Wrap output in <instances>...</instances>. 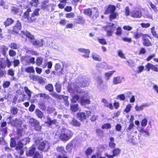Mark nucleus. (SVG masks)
<instances>
[{"label": "nucleus", "mask_w": 158, "mask_h": 158, "mask_svg": "<svg viewBox=\"0 0 158 158\" xmlns=\"http://www.w3.org/2000/svg\"><path fill=\"white\" fill-rule=\"evenodd\" d=\"M131 106L130 104H128L127 106L124 111L127 113H128L131 110Z\"/></svg>", "instance_id": "nucleus-62"}, {"label": "nucleus", "mask_w": 158, "mask_h": 158, "mask_svg": "<svg viewBox=\"0 0 158 158\" xmlns=\"http://www.w3.org/2000/svg\"><path fill=\"white\" fill-rule=\"evenodd\" d=\"M36 148L32 146L30 148L28 152L27 153V155L33 156L35 153Z\"/></svg>", "instance_id": "nucleus-28"}, {"label": "nucleus", "mask_w": 158, "mask_h": 158, "mask_svg": "<svg viewBox=\"0 0 158 158\" xmlns=\"http://www.w3.org/2000/svg\"><path fill=\"white\" fill-rule=\"evenodd\" d=\"M66 149L69 152L71 151L73 148V144L72 143H69L66 146Z\"/></svg>", "instance_id": "nucleus-42"}, {"label": "nucleus", "mask_w": 158, "mask_h": 158, "mask_svg": "<svg viewBox=\"0 0 158 158\" xmlns=\"http://www.w3.org/2000/svg\"><path fill=\"white\" fill-rule=\"evenodd\" d=\"M150 105V104L149 103H143L140 106H139V111L142 110L145 107H148Z\"/></svg>", "instance_id": "nucleus-36"}, {"label": "nucleus", "mask_w": 158, "mask_h": 158, "mask_svg": "<svg viewBox=\"0 0 158 158\" xmlns=\"http://www.w3.org/2000/svg\"><path fill=\"white\" fill-rule=\"evenodd\" d=\"M115 72V70L111 71L108 73H105V75L106 80H109L110 77L112 76L113 73Z\"/></svg>", "instance_id": "nucleus-29"}, {"label": "nucleus", "mask_w": 158, "mask_h": 158, "mask_svg": "<svg viewBox=\"0 0 158 158\" xmlns=\"http://www.w3.org/2000/svg\"><path fill=\"white\" fill-rule=\"evenodd\" d=\"M114 24L113 23H110L109 25L110 27L112 28L111 29L107 31V35L109 36H110L112 35V33L114 30V28L116 27H114Z\"/></svg>", "instance_id": "nucleus-19"}, {"label": "nucleus", "mask_w": 158, "mask_h": 158, "mask_svg": "<svg viewBox=\"0 0 158 158\" xmlns=\"http://www.w3.org/2000/svg\"><path fill=\"white\" fill-rule=\"evenodd\" d=\"M56 122L57 121L56 120L54 119L52 120L50 118L48 117L47 118V121L46 122V123H48L49 124V126H50L53 124H56Z\"/></svg>", "instance_id": "nucleus-33"}, {"label": "nucleus", "mask_w": 158, "mask_h": 158, "mask_svg": "<svg viewBox=\"0 0 158 158\" xmlns=\"http://www.w3.org/2000/svg\"><path fill=\"white\" fill-rule=\"evenodd\" d=\"M91 114L90 111H85V112H82L77 114V117L78 119L81 121H83L88 118Z\"/></svg>", "instance_id": "nucleus-7"}, {"label": "nucleus", "mask_w": 158, "mask_h": 158, "mask_svg": "<svg viewBox=\"0 0 158 158\" xmlns=\"http://www.w3.org/2000/svg\"><path fill=\"white\" fill-rule=\"evenodd\" d=\"M57 151L61 154L65 155L66 154V152L63 147H59L57 148Z\"/></svg>", "instance_id": "nucleus-26"}, {"label": "nucleus", "mask_w": 158, "mask_h": 158, "mask_svg": "<svg viewBox=\"0 0 158 158\" xmlns=\"http://www.w3.org/2000/svg\"><path fill=\"white\" fill-rule=\"evenodd\" d=\"M123 80H124V77H121L120 76H117L114 77L113 78V83L114 85L121 84Z\"/></svg>", "instance_id": "nucleus-11"}, {"label": "nucleus", "mask_w": 158, "mask_h": 158, "mask_svg": "<svg viewBox=\"0 0 158 158\" xmlns=\"http://www.w3.org/2000/svg\"><path fill=\"white\" fill-rule=\"evenodd\" d=\"M41 140L40 138L34 139L35 143L38 146V149L44 152H47L50 147L49 143L46 140L41 142Z\"/></svg>", "instance_id": "nucleus-3"}, {"label": "nucleus", "mask_w": 158, "mask_h": 158, "mask_svg": "<svg viewBox=\"0 0 158 158\" xmlns=\"http://www.w3.org/2000/svg\"><path fill=\"white\" fill-rule=\"evenodd\" d=\"M22 27L21 24L19 21H17V23L13 27V31L15 33H18L19 31L20 30Z\"/></svg>", "instance_id": "nucleus-13"}, {"label": "nucleus", "mask_w": 158, "mask_h": 158, "mask_svg": "<svg viewBox=\"0 0 158 158\" xmlns=\"http://www.w3.org/2000/svg\"><path fill=\"white\" fill-rule=\"evenodd\" d=\"M116 9L115 7L113 5H110L105 11L106 14H108L114 12Z\"/></svg>", "instance_id": "nucleus-14"}, {"label": "nucleus", "mask_w": 158, "mask_h": 158, "mask_svg": "<svg viewBox=\"0 0 158 158\" xmlns=\"http://www.w3.org/2000/svg\"><path fill=\"white\" fill-rule=\"evenodd\" d=\"M40 10V9H35L34 11L31 14V17H32V19H32L33 21H35V17H37L39 15V12Z\"/></svg>", "instance_id": "nucleus-15"}, {"label": "nucleus", "mask_w": 158, "mask_h": 158, "mask_svg": "<svg viewBox=\"0 0 158 158\" xmlns=\"http://www.w3.org/2000/svg\"><path fill=\"white\" fill-rule=\"evenodd\" d=\"M152 64L148 63L145 65V69L147 71H149L151 69H152Z\"/></svg>", "instance_id": "nucleus-45"}, {"label": "nucleus", "mask_w": 158, "mask_h": 158, "mask_svg": "<svg viewBox=\"0 0 158 158\" xmlns=\"http://www.w3.org/2000/svg\"><path fill=\"white\" fill-rule=\"evenodd\" d=\"M98 40L100 44L102 45H104L106 44V42L104 39L98 38Z\"/></svg>", "instance_id": "nucleus-60"}, {"label": "nucleus", "mask_w": 158, "mask_h": 158, "mask_svg": "<svg viewBox=\"0 0 158 158\" xmlns=\"http://www.w3.org/2000/svg\"><path fill=\"white\" fill-rule=\"evenodd\" d=\"M57 135L62 140L67 141L72 137L73 133L69 129L63 128L60 134L59 133V131L56 132L55 135Z\"/></svg>", "instance_id": "nucleus-2"}, {"label": "nucleus", "mask_w": 158, "mask_h": 158, "mask_svg": "<svg viewBox=\"0 0 158 158\" xmlns=\"http://www.w3.org/2000/svg\"><path fill=\"white\" fill-rule=\"evenodd\" d=\"M22 32L29 39L30 41L33 45L38 47H41L43 44V40L41 39L39 40H36L34 39V36L31 33L27 31H22Z\"/></svg>", "instance_id": "nucleus-4"}, {"label": "nucleus", "mask_w": 158, "mask_h": 158, "mask_svg": "<svg viewBox=\"0 0 158 158\" xmlns=\"http://www.w3.org/2000/svg\"><path fill=\"white\" fill-rule=\"evenodd\" d=\"M125 97L124 94H121L117 96L116 99L120 100H124L125 99Z\"/></svg>", "instance_id": "nucleus-54"}, {"label": "nucleus", "mask_w": 158, "mask_h": 158, "mask_svg": "<svg viewBox=\"0 0 158 158\" xmlns=\"http://www.w3.org/2000/svg\"><path fill=\"white\" fill-rule=\"evenodd\" d=\"M111 127V125L110 123H106L104 124L102 126V128L103 129H109Z\"/></svg>", "instance_id": "nucleus-49"}, {"label": "nucleus", "mask_w": 158, "mask_h": 158, "mask_svg": "<svg viewBox=\"0 0 158 158\" xmlns=\"http://www.w3.org/2000/svg\"><path fill=\"white\" fill-rule=\"evenodd\" d=\"M24 90L26 93V94L27 95L28 97V99L30 100V98L31 96V94L32 92L28 88L27 86H25L24 87Z\"/></svg>", "instance_id": "nucleus-25"}, {"label": "nucleus", "mask_w": 158, "mask_h": 158, "mask_svg": "<svg viewBox=\"0 0 158 158\" xmlns=\"http://www.w3.org/2000/svg\"><path fill=\"white\" fill-rule=\"evenodd\" d=\"M29 122L31 126L34 127L36 131H40L41 127L40 126V122L38 120L33 118H31L29 119Z\"/></svg>", "instance_id": "nucleus-6"}, {"label": "nucleus", "mask_w": 158, "mask_h": 158, "mask_svg": "<svg viewBox=\"0 0 158 158\" xmlns=\"http://www.w3.org/2000/svg\"><path fill=\"white\" fill-rule=\"evenodd\" d=\"M10 84V81H4L3 84V87L4 88H7L9 86Z\"/></svg>", "instance_id": "nucleus-50"}, {"label": "nucleus", "mask_w": 158, "mask_h": 158, "mask_svg": "<svg viewBox=\"0 0 158 158\" xmlns=\"http://www.w3.org/2000/svg\"><path fill=\"white\" fill-rule=\"evenodd\" d=\"M38 0H32L30 2L32 6H36L38 4Z\"/></svg>", "instance_id": "nucleus-56"}, {"label": "nucleus", "mask_w": 158, "mask_h": 158, "mask_svg": "<svg viewBox=\"0 0 158 158\" xmlns=\"http://www.w3.org/2000/svg\"><path fill=\"white\" fill-rule=\"evenodd\" d=\"M118 15L117 13L116 12H113L111 13L110 16V21L115 19L116 16Z\"/></svg>", "instance_id": "nucleus-38"}, {"label": "nucleus", "mask_w": 158, "mask_h": 158, "mask_svg": "<svg viewBox=\"0 0 158 158\" xmlns=\"http://www.w3.org/2000/svg\"><path fill=\"white\" fill-rule=\"evenodd\" d=\"M158 65L157 64L154 65L152 64L151 69L154 71L158 72Z\"/></svg>", "instance_id": "nucleus-64"}, {"label": "nucleus", "mask_w": 158, "mask_h": 158, "mask_svg": "<svg viewBox=\"0 0 158 158\" xmlns=\"http://www.w3.org/2000/svg\"><path fill=\"white\" fill-rule=\"evenodd\" d=\"M30 57L29 56H25L23 58L22 62L24 63V64H27L29 63Z\"/></svg>", "instance_id": "nucleus-34"}, {"label": "nucleus", "mask_w": 158, "mask_h": 158, "mask_svg": "<svg viewBox=\"0 0 158 158\" xmlns=\"http://www.w3.org/2000/svg\"><path fill=\"white\" fill-rule=\"evenodd\" d=\"M43 59L41 57L37 58L36 60V64L38 66L40 65L43 62Z\"/></svg>", "instance_id": "nucleus-47"}, {"label": "nucleus", "mask_w": 158, "mask_h": 158, "mask_svg": "<svg viewBox=\"0 0 158 158\" xmlns=\"http://www.w3.org/2000/svg\"><path fill=\"white\" fill-rule=\"evenodd\" d=\"M61 85L59 82L56 83L55 85L56 89L57 92L58 93L60 92L61 89Z\"/></svg>", "instance_id": "nucleus-37"}, {"label": "nucleus", "mask_w": 158, "mask_h": 158, "mask_svg": "<svg viewBox=\"0 0 158 158\" xmlns=\"http://www.w3.org/2000/svg\"><path fill=\"white\" fill-rule=\"evenodd\" d=\"M117 35H120L122 34V29L120 27H118L116 29V31L115 33Z\"/></svg>", "instance_id": "nucleus-58"}, {"label": "nucleus", "mask_w": 158, "mask_h": 158, "mask_svg": "<svg viewBox=\"0 0 158 158\" xmlns=\"http://www.w3.org/2000/svg\"><path fill=\"white\" fill-rule=\"evenodd\" d=\"M36 81H38L39 83L42 84L45 82V79H44L41 77L37 76Z\"/></svg>", "instance_id": "nucleus-48"}, {"label": "nucleus", "mask_w": 158, "mask_h": 158, "mask_svg": "<svg viewBox=\"0 0 158 158\" xmlns=\"http://www.w3.org/2000/svg\"><path fill=\"white\" fill-rule=\"evenodd\" d=\"M78 51L83 53V54H81L85 58L89 57L90 52L88 49L80 48L78 49Z\"/></svg>", "instance_id": "nucleus-12"}, {"label": "nucleus", "mask_w": 158, "mask_h": 158, "mask_svg": "<svg viewBox=\"0 0 158 158\" xmlns=\"http://www.w3.org/2000/svg\"><path fill=\"white\" fill-rule=\"evenodd\" d=\"M85 20L81 17H79L77 19H76L75 21L76 23L80 24H83L85 23Z\"/></svg>", "instance_id": "nucleus-35"}, {"label": "nucleus", "mask_w": 158, "mask_h": 158, "mask_svg": "<svg viewBox=\"0 0 158 158\" xmlns=\"http://www.w3.org/2000/svg\"><path fill=\"white\" fill-rule=\"evenodd\" d=\"M35 114L37 116L40 118H42L44 116L43 113L40 110L38 109L36 110Z\"/></svg>", "instance_id": "nucleus-32"}, {"label": "nucleus", "mask_w": 158, "mask_h": 158, "mask_svg": "<svg viewBox=\"0 0 158 158\" xmlns=\"http://www.w3.org/2000/svg\"><path fill=\"white\" fill-rule=\"evenodd\" d=\"M48 0H45L42 2L41 4V8L44 9L49 4Z\"/></svg>", "instance_id": "nucleus-43"}, {"label": "nucleus", "mask_w": 158, "mask_h": 158, "mask_svg": "<svg viewBox=\"0 0 158 158\" xmlns=\"http://www.w3.org/2000/svg\"><path fill=\"white\" fill-rule=\"evenodd\" d=\"M53 4L49 3L43 10H45L46 11L48 12H51L53 10Z\"/></svg>", "instance_id": "nucleus-27"}, {"label": "nucleus", "mask_w": 158, "mask_h": 158, "mask_svg": "<svg viewBox=\"0 0 158 158\" xmlns=\"http://www.w3.org/2000/svg\"><path fill=\"white\" fill-rule=\"evenodd\" d=\"M14 22V21L11 18H7L4 23V25L5 27L8 26L12 24Z\"/></svg>", "instance_id": "nucleus-23"}, {"label": "nucleus", "mask_w": 158, "mask_h": 158, "mask_svg": "<svg viewBox=\"0 0 158 158\" xmlns=\"http://www.w3.org/2000/svg\"><path fill=\"white\" fill-rule=\"evenodd\" d=\"M9 47L13 49H17L19 48V45L14 42L9 44Z\"/></svg>", "instance_id": "nucleus-31"}, {"label": "nucleus", "mask_w": 158, "mask_h": 158, "mask_svg": "<svg viewBox=\"0 0 158 158\" xmlns=\"http://www.w3.org/2000/svg\"><path fill=\"white\" fill-rule=\"evenodd\" d=\"M102 102L104 103V106L107 107L110 109H112L113 108V106L111 103H108L107 100L105 99H103L102 100Z\"/></svg>", "instance_id": "nucleus-18"}, {"label": "nucleus", "mask_w": 158, "mask_h": 158, "mask_svg": "<svg viewBox=\"0 0 158 158\" xmlns=\"http://www.w3.org/2000/svg\"><path fill=\"white\" fill-rule=\"evenodd\" d=\"M139 131L140 132V134L143 136L147 137L149 135V133L148 131L147 130H145L144 129V128L141 127L139 130Z\"/></svg>", "instance_id": "nucleus-16"}, {"label": "nucleus", "mask_w": 158, "mask_h": 158, "mask_svg": "<svg viewBox=\"0 0 158 158\" xmlns=\"http://www.w3.org/2000/svg\"><path fill=\"white\" fill-rule=\"evenodd\" d=\"M146 50L144 48H140L139 52V54H144L146 53Z\"/></svg>", "instance_id": "nucleus-63"}, {"label": "nucleus", "mask_w": 158, "mask_h": 158, "mask_svg": "<svg viewBox=\"0 0 158 158\" xmlns=\"http://www.w3.org/2000/svg\"><path fill=\"white\" fill-rule=\"evenodd\" d=\"M39 96L40 98H41L43 99H48L49 98L48 95L45 94H39Z\"/></svg>", "instance_id": "nucleus-52"}, {"label": "nucleus", "mask_w": 158, "mask_h": 158, "mask_svg": "<svg viewBox=\"0 0 158 158\" xmlns=\"http://www.w3.org/2000/svg\"><path fill=\"white\" fill-rule=\"evenodd\" d=\"M32 17H29L27 15L24 14L23 16L22 17V20L25 22H33L32 19Z\"/></svg>", "instance_id": "nucleus-21"}, {"label": "nucleus", "mask_w": 158, "mask_h": 158, "mask_svg": "<svg viewBox=\"0 0 158 158\" xmlns=\"http://www.w3.org/2000/svg\"><path fill=\"white\" fill-rule=\"evenodd\" d=\"M24 144L21 141H19L16 147V149L18 150H20L23 148V146Z\"/></svg>", "instance_id": "nucleus-44"}, {"label": "nucleus", "mask_w": 158, "mask_h": 158, "mask_svg": "<svg viewBox=\"0 0 158 158\" xmlns=\"http://www.w3.org/2000/svg\"><path fill=\"white\" fill-rule=\"evenodd\" d=\"M45 89L50 92H52L53 90V85L49 84L45 86Z\"/></svg>", "instance_id": "nucleus-39"}, {"label": "nucleus", "mask_w": 158, "mask_h": 158, "mask_svg": "<svg viewBox=\"0 0 158 158\" xmlns=\"http://www.w3.org/2000/svg\"><path fill=\"white\" fill-rule=\"evenodd\" d=\"M33 158H42L43 156L37 152H36L34 154Z\"/></svg>", "instance_id": "nucleus-59"}, {"label": "nucleus", "mask_w": 158, "mask_h": 158, "mask_svg": "<svg viewBox=\"0 0 158 158\" xmlns=\"http://www.w3.org/2000/svg\"><path fill=\"white\" fill-rule=\"evenodd\" d=\"M24 144H26L28 143L30 141V139L28 138H26L22 139L21 141Z\"/></svg>", "instance_id": "nucleus-57"}, {"label": "nucleus", "mask_w": 158, "mask_h": 158, "mask_svg": "<svg viewBox=\"0 0 158 158\" xmlns=\"http://www.w3.org/2000/svg\"><path fill=\"white\" fill-rule=\"evenodd\" d=\"M25 71L26 72L29 73H34L35 72L34 69L32 67H28L26 69Z\"/></svg>", "instance_id": "nucleus-53"}, {"label": "nucleus", "mask_w": 158, "mask_h": 158, "mask_svg": "<svg viewBox=\"0 0 158 158\" xmlns=\"http://www.w3.org/2000/svg\"><path fill=\"white\" fill-rule=\"evenodd\" d=\"M10 124L14 127H18L21 126L22 122L20 119L15 118L10 121Z\"/></svg>", "instance_id": "nucleus-9"}, {"label": "nucleus", "mask_w": 158, "mask_h": 158, "mask_svg": "<svg viewBox=\"0 0 158 158\" xmlns=\"http://www.w3.org/2000/svg\"><path fill=\"white\" fill-rule=\"evenodd\" d=\"M16 52L13 50L10 49L9 51V54L10 56H15L16 55Z\"/></svg>", "instance_id": "nucleus-55"}, {"label": "nucleus", "mask_w": 158, "mask_h": 158, "mask_svg": "<svg viewBox=\"0 0 158 158\" xmlns=\"http://www.w3.org/2000/svg\"><path fill=\"white\" fill-rule=\"evenodd\" d=\"M11 113L13 115L16 114L18 111V109L16 107H13L10 110Z\"/></svg>", "instance_id": "nucleus-46"}, {"label": "nucleus", "mask_w": 158, "mask_h": 158, "mask_svg": "<svg viewBox=\"0 0 158 158\" xmlns=\"http://www.w3.org/2000/svg\"><path fill=\"white\" fill-rule=\"evenodd\" d=\"M92 57L94 60L99 61H100L101 60V58L96 53H92Z\"/></svg>", "instance_id": "nucleus-24"}, {"label": "nucleus", "mask_w": 158, "mask_h": 158, "mask_svg": "<svg viewBox=\"0 0 158 158\" xmlns=\"http://www.w3.org/2000/svg\"><path fill=\"white\" fill-rule=\"evenodd\" d=\"M89 84V79L84 75H81L78 76L73 84L69 85V91L72 94H78L75 95L71 100L72 102H75L80 99L82 105L89 104L91 102L88 94L86 92L83 91L80 88L87 87Z\"/></svg>", "instance_id": "nucleus-1"}, {"label": "nucleus", "mask_w": 158, "mask_h": 158, "mask_svg": "<svg viewBox=\"0 0 158 158\" xmlns=\"http://www.w3.org/2000/svg\"><path fill=\"white\" fill-rule=\"evenodd\" d=\"M74 126L79 127L80 125V123L75 118H73L70 122Z\"/></svg>", "instance_id": "nucleus-30"}, {"label": "nucleus", "mask_w": 158, "mask_h": 158, "mask_svg": "<svg viewBox=\"0 0 158 158\" xmlns=\"http://www.w3.org/2000/svg\"><path fill=\"white\" fill-rule=\"evenodd\" d=\"M120 150L119 148H115L113 151V155H109L106 153L105 154V156L107 158H113L115 156H118L120 152Z\"/></svg>", "instance_id": "nucleus-10"}, {"label": "nucleus", "mask_w": 158, "mask_h": 158, "mask_svg": "<svg viewBox=\"0 0 158 158\" xmlns=\"http://www.w3.org/2000/svg\"><path fill=\"white\" fill-rule=\"evenodd\" d=\"M10 145L11 147L14 148L16 145V142L15 140L13 138L11 139Z\"/></svg>", "instance_id": "nucleus-51"}, {"label": "nucleus", "mask_w": 158, "mask_h": 158, "mask_svg": "<svg viewBox=\"0 0 158 158\" xmlns=\"http://www.w3.org/2000/svg\"><path fill=\"white\" fill-rule=\"evenodd\" d=\"M109 139L110 141L109 143V146L112 148H114L116 145L114 143V138L113 137H110Z\"/></svg>", "instance_id": "nucleus-22"}, {"label": "nucleus", "mask_w": 158, "mask_h": 158, "mask_svg": "<svg viewBox=\"0 0 158 158\" xmlns=\"http://www.w3.org/2000/svg\"><path fill=\"white\" fill-rule=\"evenodd\" d=\"M141 26L145 28H148L150 26V25L149 23H140Z\"/></svg>", "instance_id": "nucleus-61"}, {"label": "nucleus", "mask_w": 158, "mask_h": 158, "mask_svg": "<svg viewBox=\"0 0 158 158\" xmlns=\"http://www.w3.org/2000/svg\"><path fill=\"white\" fill-rule=\"evenodd\" d=\"M8 50V48L5 45L2 46L0 48V54L5 56Z\"/></svg>", "instance_id": "nucleus-17"}, {"label": "nucleus", "mask_w": 158, "mask_h": 158, "mask_svg": "<svg viewBox=\"0 0 158 158\" xmlns=\"http://www.w3.org/2000/svg\"><path fill=\"white\" fill-rule=\"evenodd\" d=\"M142 36V40L143 41V44L145 46H151L152 44L150 41L146 37L144 34H139V37Z\"/></svg>", "instance_id": "nucleus-8"}, {"label": "nucleus", "mask_w": 158, "mask_h": 158, "mask_svg": "<svg viewBox=\"0 0 158 158\" xmlns=\"http://www.w3.org/2000/svg\"><path fill=\"white\" fill-rule=\"evenodd\" d=\"M78 105L77 104H73L71 106V110L73 112H76L78 109Z\"/></svg>", "instance_id": "nucleus-41"}, {"label": "nucleus", "mask_w": 158, "mask_h": 158, "mask_svg": "<svg viewBox=\"0 0 158 158\" xmlns=\"http://www.w3.org/2000/svg\"><path fill=\"white\" fill-rule=\"evenodd\" d=\"M148 123V119L145 118L143 119L140 122L141 125L143 127H145L147 125Z\"/></svg>", "instance_id": "nucleus-40"}, {"label": "nucleus", "mask_w": 158, "mask_h": 158, "mask_svg": "<svg viewBox=\"0 0 158 158\" xmlns=\"http://www.w3.org/2000/svg\"><path fill=\"white\" fill-rule=\"evenodd\" d=\"M84 13L90 18H94L95 17L96 18L98 15V9L96 8L85 9L84 11Z\"/></svg>", "instance_id": "nucleus-5"}, {"label": "nucleus", "mask_w": 158, "mask_h": 158, "mask_svg": "<svg viewBox=\"0 0 158 158\" xmlns=\"http://www.w3.org/2000/svg\"><path fill=\"white\" fill-rule=\"evenodd\" d=\"M11 9L12 12L14 14H17L20 10L19 8L17 6H12Z\"/></svg>", "instance_id": "nucleus-20"}]
</instances>
